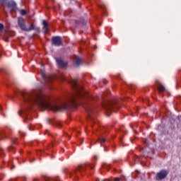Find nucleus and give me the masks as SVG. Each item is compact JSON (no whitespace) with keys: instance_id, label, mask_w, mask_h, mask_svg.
Instances as JSON below:
<instances>
[{"instance_id":"obj_1","label":"nucleus","mask_w":181,"mask_h":181,"mask_svg":"<svg viewBox=\"0 0 181 181\" xmlns=\"http://www.w3.org/2000/svg\"><path fill=\"white\" fill-rule=\"evenodd\" d=\"M69 83L75 93L70 94L67 99L62 100L59 105H52L50 98L43 94L41 90H35L28 93L23 92L21 94L24 101V108L30 110L35 105L41 108L51 110V111H64L71 108V107L76 108L79 105L84 107L88 112H91L93 109L90 101L94 100V98L87 93L83 86L78 84L77 79H72Z\"/></svg>"},{"instance_id":"obj_2","label":"nucleus","mask_w":181,"mask_h":181,"mask_svg":"<svg viewBox=\"0 0 181 181\" xmlns=\"http://www.w3.org/2000/svg\"><path fill=\"white\" fill-rule=\"evenodd\" d=\"M18 26L23 32H30L35 30V24L31 23L30 27L26 25V20L23 17H18L17 21Z\"/></svg>"},{"instance_id":"obj_3","label":"nucleus","mask_w":181,"mask_h":181,"mask_svg":"<svg viewBox=\"0 0 181 181\" xmlns=\"http://www.w3.org/2000/svg\"><path fill=\"white\" fill-rule=\"evenodd\" d=\"M103 108L107 112H112L115 109L119 108V105L118 104V100H115L107 103L106 105H103Z\"/></svg>"},{"instance_id":"obj_4","label":"nucleus","mask_w":181,"mask_h":181,"mask_svg":"<svg viewBox=\"0 0 181 181\" xmlns=\"http://www.w3.org/2000/svg\"><path fill=\"white\" fill-rule=\"evenodd\" d=\"M168 175H169V171H168V170H161L157 173L156 175V180H163Z\"/></svg>"},{"instance_id":"obj_5","label":"nucleus","mask_w":181,"mask_h":181,"mask_svg":"<svg viewBox=\"0 0 181 181\" xmlns=\"http://www.w3.org/2000/svg\"><path fill=\"white\" fill-rule=\"evenodd\" d=\"M52 45L54 46H57L59 47V46H62L63 45V40H62V37H53L52 39Z\"/></svg>"},{"instance_id":"obj_6","label":"nucleus","mask_w":181,"mask_h":181,"mask_svg":"<svg viewBox=\"0 0 181 181\" xmlns=\"http://www.w3.org/2000/svg\"><path fill=\"white\" fill-rule=\"evenodd\" d=\"M8 8V9H10L11 12H13L15 11H16L17 7H16V3L13 1H9L7 3V6H6Z\"/></svg>"},{"instance_id":"obj_7","label":"nucleus","mask_w":181,"mask_h":181,"mask_svg":"<svg viewBox=\"0 0 181 181\" xmlns=\"http://www.w3.org/2000/svg\"><path fill=\"white\" fill-rule=\"evenodd\" d=\"M87 166H89L90 169H94V165H91L90 163H85V164H79L78 165L77 170H78V172H81V170H86V168H87Z\"/></svg>"},{"instance_id":"obj_8","label":"nucleus","mask_w":181,"mask_h":181,"mask_svg":"<svg viewBox=\"0 0 181 181\" xmlns=\"http://www.w3.org/2000/svg\"><path fill=\"white\" fill-rule=\"evenodd\" d=\"M55 60L59 67H66V66H67V62H64L62 58H55Z\"/></svg>"},{"instance_id":"obj_9","label":"nucleus","mask_w":181,"mask_h":181,"mask_svg":"<svg viewBox=\"0 0 181 181\" xmlns=\"http://www.w3.org/2000/svg\"><path fill=\"white\" fill-rule=\"evenodd\" d=\"M156 85L158 88L159 93H163L165 91V86H163V85H161L159 81H156Z\"/></svg>"},{"instance_id":"obj_10","label":"nucleus","mask_w":181,"mask_h":181,"mask_svg":"<svg viewBox=\"0 0 181 181\" xmlns=\"http://www.w3.org/2000/svg\"><path fill=\"white\" fill-rule=\"evenodd\" d=\"M83 63V61L81 59L80 57L76 56L74 59V64L76 67H78L81 64Z\"/></svg>"},{"instance_id":"obj_11","label":"nucleus","mask_w":181,"mask_h":181,"mask_svg":"<svg viewBox=\"0 0 181 181\" xmlns=\"http://www.w3.org/2000/svg\"><path fill=\"white\" fill-rule=\"evenodd\" d=\"M42 25L44 26V32L45 33H47V30L49 29V23H47V21L46 20L42 21Z\"/></svg>"},{"instance_id":"obj_12","label":"nucleus","mask_w":181,"mask_h":181,"mask_svg":"<svg viewBox=\"0 0 181 181\" xmlns=\"http://www.w3.org/2000/svg\"><path fill=\"white\" fill-rule=\"evenodd\" d=\"M16 141H18V138H14V139H12V145L8 147V151L9 152H11V149H14L15 148V146L14 145H15V144H16Z\"/></svg>"},{"instance_id":"obj_13","label":"nucleus","mask_w":181,"mask_h":181,"mask_svg":"<svg viewBox=\"0 0 181 181\" xmlns=\"http://www.w3.org/2000/svg\"><path fill=\"white\" fill-rule=\"evenodd\" d=\"M9 0H0V5L2 6H6Z\"/></svg>"},{"instance_id":"obj_14","label":"nucleus","mask_w":181,"mask_h":181,"mask_svg":"<svg viewBox=\"0 0 181 181\" xmlns=\"http://www.w3.org/2000/svg\"><path fill=\"white\" fill-rule=\"evenodd\" d=\"M98 141L100 142V145H104V144H105V139L100 137L98 139Z\"/></svg>"},{"instance_id":"obj_15","label":"nucleus","mask_w":181,"mask_h":181,"mask_svg":"<svg viewBox=\"0 0 181 181\" xmlns=\"http://www.w3.org/2000/svg\"><path fill=\"white\" fill-rule=\"evenodd\" d=\"M21 15L25 16V15H26V11L23 9L21 10Z\"/></svg>"},{"instance_id":"obj_16","label":"nucleus","mask_w":181,"mask_h":181,"mask_svg":"<svg viewBox=\"0 0 181 181\" xmlns=\"http://www.w3.org/2000/svg\"><path fill=\"white\" fill-rule=\"evenodd\" d=\"M4 30V24L0 23V31Z\"/></svg>"},{"instance_id":"obj_17","label":"nucleus","mask_w":181,"mask_h":181,"mask_svg":"<svg viewBox=\"0 0 181 181\" xmlns=\"http://www.w3.org/2000/svg\"><path fill=\"white\" fill-rule=\"evenodd\" d=\"M57 126L58 127V128H62V123L57 122Z\"/></svg>"},{"instance_id":"obj_18","label":"nucleus","mask_w":181,"mask_h":181,"mask_svg":"<svg viewBox=\"0 0 181 181\" xmlns=\"http://www.w3.org/2000/svg\"><path fill=\"white\" fill-rule=\"evenodd\" d=\"M20 134L22 135V136H25V134L22 130H20Z\"/></svg>"},{"instance_id":"obj_19","label":"nucleus","mask_w":181,"mask_h":181,"mask_svg":"<svg viewBox=\"0 0 181 181\" xmlns=\"http://www.w3.org/2000/svg\"><path fill=\"white\" fill-rule=\"evenodd\" d=\"M4 155V150L2 148H0V156H2Z\"/></svg>"},{"instance_id":"obj_20","label":"nucleus","mask_w":181,"mask_h":181,"mask_svg":"<svg viewBox=\"0 0 181 181\" xmlns=\"http://www.w3.org/2000/svg\"><path fill=\"white\" fill-rule=\"evenodd\" d=\"M1 135H2V136H1L0 139H4V136H5V134H4V133H2Z\"/></svg>"},{"instance_id":"obj_21","label":"nucleus","mask_w":181,"mask_h":181,"mask_svg":"<svg viewBox=\"0 0 181 181\" xmlns=\"http://www.w3.org/2000/svg\"><path fill=\"white\" fill-rule=\"evenodd\" d=\"M42 78H45V77H46V74H42Z\"/></svg>"},{"instance_id":"obj_22","label":"nucleus","mask_w":181,"mask_h":181,"mask_svg":"<svg viewBox=\"0 0 181 181\" xmlns=\"http://www.w3.org/2000/svg\"><path fill=\"white\" fill-rule=\"evenodd\" d=\"M47 122L50 124V119H47Z\"/></svg>"},{"instance_id":"obj_23","label":"nucleus","mask_w":181,"mask_h":181,"mask_svg":"<svg viewBox=\"0 0 181 181\" xmlns=\"http://www.w3.org/2000/svg\"><path fill=\"white\" fill-rule=\"evenodd\" d=\"M49 179V177H45V181H48Z\"/></svg>"},{"instance_id":"obj_24","label":"nucleus","mask_w":181,"mask_h":181,"mask_svg":"<svg viewBox=\"0 0 181 181\" xmlns=\"http://www.w3.org/2000/svg\"><path fill=\"white\" fill-rule=\"evenodd\" d=\"M115 181H119V178H115Z\"/></svg>"},{"instance_id":"obj_25","label":"nucleus","mask_w":181,"mask_h":181,"mask_svg":"<svg viewBox=\"0 0 181 181\" xmlns=\"http://www.w3.org/2000/svg\"><path fill=\"white\" fill-rule=\"evenodd\" d=\"M62 81H66V78H62Z\"/></svg>"},{"instance_id":"obj_26","label":"nucleus","mask_w":181,"mask_h":181,"mask_svg":"<svg viewBox=\"0 0 181 181\" xmlns=\"http://www.w3.org/2000/svg\"><path fill=\"white\" fill-rule=\"evenodd\" d=\"M75 23L78 24V21H75Z\"/></svg>"},{"instance_id":"obj_27","label":"nucleus","mask_w":181,"mask_h":181,"mask_svg":"<svg viewBox=\"0 0 181 181\" xmlns=\"http://www.w3.org/2000/svg\"><path fill=\"white\" fill-rule=\"evenodd\" d=\"M0 111H2V106L0 105Z\"/></svg>"},{"instance_id":"obj_28","label":"nucleus","mask_w":181,"mask_h":181,"mask_svg":"<svg viewBox=\"0 0 181 181\" xmlns=\"http://www.w3.org/2000/svg\"><path fill=\"white\" fill-rule=\"evenodd\" d=\"M47 132H49V130H47V132H46V134H49V133H47Z\"/></svg>"},{"instance_id":"obj_29","label":"nucleus","mask_w":181,"mask_h":181,"mask_svg":"<svg viewBox=\"0 0 181 181\" xmlns=\"http://www.w3.org/2000/svg\"><path fill=\"white\" fill-rule=\"evenodd\" d=\"M89 117L91 118V115H89Z\"/></svg>"},{"instance_id":"obj_30","label":"nucleus","mask_w":181,"mask_h":181,"mask_svg":"<svg viewBox=\"0 0 181 181\" xmlns=\"http://www.w3.org/2000/svg\"><path fill=\"white\" fill-rule=\"evenodd\" d=\"M35 30H39V28H36Z\"/></svg>"},{"instance_id":"obj_31","label":"nucleus","mask_w":181,"mask_h":181,"mask_svg":"<svg viewBox=\"0 0 181 181\" xmlns=\"http://www.w3.org/2000/svg\"><path fill=\"white\" fill-rule=\"evenodd\" d=\"M11 170H12V169H13V168H11Z\"/></svg>"},{"instance_id":"obj_32","label":"nucleus","mask_w":181,"mask_h":181,"mask_svg":"<svg viewBox=\"0 0 181 181\" xmlns=\"http://www.w3.org/2000/svg\"><path fill=\"white\" fill-rule=\"evenodd\" d=\"M52 1H54V0H52Z\"/></svg>"}]
</instances>
